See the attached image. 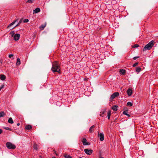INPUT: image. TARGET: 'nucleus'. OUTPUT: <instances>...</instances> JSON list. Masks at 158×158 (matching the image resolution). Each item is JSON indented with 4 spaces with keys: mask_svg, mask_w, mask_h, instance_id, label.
I'll return each mask as SVG.
<instances>
[{
    "mask_svg": "<svg viewBox=\"0 0 158 158\" xmlns=\"http://www.w3.org/2000/svg\"><path fill=\"white\" fill-rule=\"evenodd\" d=\"M5 114L4 112L2 111L1 112H0V118L3 117Z\"/></svg>",
    "mask_w": 158,
    "mask_h": 158,
    "instance_id": "412c9836",
    "label": "nucleus"
},
{
    "mask_svg": "<svg viewBox=\"0 0 158 158\" xmlns=\"http://www.w3.org/2000/svg\"><path fill=\"white\" fill-rule=\"evenodd\" d=\"M127 111H124L123 112V114H125V115H127V116H128V117H130V115H129V114H127Z\"/></svg>",
    "mask_w": 158,
    "mask_h": 158,
    "instance_id": "aec40b11",
    "label": "nucleus"
},
{
    "mask_svg": "<svg viewBox=\"0 0 158 158\" xmlns=\"http://www.w3.org/2000/svg\"><path fill=\"white\" fill-rule=\"evenodd\" d=\"M60 66L56 61H55L52 63L51 70L53 72H57L60 73Z\"/></svg>",
    "mask_w": 158,
    "mask_h": 158,
    "instance_id": "f257e3e1",
    "label": "nucleus"
},
{
    "mask_svg": "<svg viewBox=\"0 0 158 158\" xmlns=\"http://www.w3.org/2000/svg\"><path fill=\"white\" fill-rule=\"evenodd\" d=\"M133 104L132 103L130 102H128L127 103V106H132Z\"/></svg>",
    "mask_w": 158,
    "mask_h": 158,
    "instance_id": "4be33fe9",
    "label": "nucleus"
},
{
    "mask_svg": "<svg viewBox=\"0 0 158 158\" xmlns=\"http://www.w3.org/2000/svg\"><path fill=\"white\" fill-rule=\"evenodd\" d=\"M52 158H56V157H52Z\"/></svg>",
    "mask_w": 158,
    "mask_h": 158,
    "instance_id": "79ce46f5",
    "label": "nucleus"
},
{
    "mask_svg": "<svg viewBox=\"0 0 158 158\" xmlns=\"http://www.w3.org/2000/svg\"><path fill=\"white\" fill-rule=\"evenodd\" d=\"M12 59H14V58L12 57Z\"/></svg>",
    "mask_w": 158,
    "mask_h": 158,
    "instance_id": "37998d69",
    "label": "nucleus"
},
{
    "mask_svg": "<svg viewBox=\"0 0 158 158\" xmlns=\"http://www.w3.org/2000/svg\"><path fill=\"white\" fill-rule=\"evenodd\" d=\"M126 70L123 69H121L119 70L120 73L123 75H124L126 73Z\"/></svg>",
    "mask_w": 158,
    "mask_h": 158,
    "instance_id": "f8f14e48",
    "label": "nucleus"
},
{
    "mask_svg": "<svg viewBox=\"0 0 158 158\" xmlns=\"http://www.w3.org/2000/svg\"><path fill=\"white\" fill-rule=\"evenodd\" d=\"M139 46V45L138 44H135L134 45L132 46V48H137Z\"/></svg>",
    "mask_w": 158,
    "mask_h": 158,
    "instance_id": "cd10ccee",
    "label": "nucleus"
},
{
    "mask_svg": "<svg viewBox=\"0 0 158 158\" xmlns=\"http://www.w3.org/2000/svg\"><path fill=\"white\" fill-rule=\"evenodd\" d=\"M95 127L94 125H93L92 126L89 130V132L90 133H92L93 131L94 130V128Z\"/></svg>",
    "mask_w": 158,
    "mask_h": 158,
    "instance_id": "4468645a",
    "label": "nucleus"
},
{
    "mask_svg": "<svg viewBox=\"0 0 158 158\" xmlns=\"http://www.w3.org/2000/svg\"><path fill=\"white\" fill-rule=\"evenodd\" d=\"M99 158H104V157H100Z\"/></svg>",
    "mask_w": 158,
    "mask_h": 158,
    "instance_id": "ea45409f",
    "label": "nucleus"
},
{
    "mask_svg": "<svg viewBox=\"0 0 158 158\" xmlns=\"http://www.w3.org/2000/svg\"><path fill=\"white\" fill-rule=\"evenodd\" d=\"M40 10L39 8H37L34 10V13H37L38 12H39L40 11Z\"/></svg>",
    "mask_w": 158,
    "mask_h": 158,
    "instance_id": "9b49d317",
    "label": "nucleus"
},
{
    "mask_svg": "<svg viewBox=\"0 0 158 158\" xmlns=\"http://www.w3.org/2000/svg\"><path fill=\"white\" fill-rule=\"evenodd\" d=\"M20 37V35L19 34H16L14 36V39L17 41L19 40Z\"/></svg>",
    "mask_w": 158,
    "mask_h": 158,
    "instance_id": "0eeeda50",
    "label": "nucleus"
},
{
    "mask_svg": "<svg viewBox=\"0 0 158 158\" xmlns=\"http://www.w3.org/2000/svg\"><path fill=\"white\" fill-rule=\"evenodd\" d=\"M19 21V20H15L14 21V22L11 23H10L7 27V28L9 29H12L13 28H14L15 27V26L13 27L12 26L17 21V22H18V21Z\"/></svg>",
    "mask_w": 158,
    "mask_h": 158,
    "instance_id": "20e7f679",
    "label": "nucleus"
},
{
    "mask_svg": "<svg viewBox=\"0 0 158 158\" xmlns=\"http://www.w3.org/2000/svg\"><path fill=\"white\" fill-rule=\"evenodd\" d=\"M23 19L22 18L20 19V23L23 21V23H27L29 21V20L28 19H26L23 20Z\"/></svg>",
    "mask_w": 158,
    "mask_h": 158,
    "instance_id": "dca6fc26",
    "label": "nucleus"
},
{
    "mask_svg": "<svg viewBox=\"0 0 158 158\" xmlns=\"http://www.w3.org/2000/svg\"><path fill=\"white\" fill-rule=\"evenodd\" d=\"M105 113V111H103L102 112V114H100V115L101 116H102V117H103V116L102 115V114H104V113Z\"/></svg>",
    "mask_w": 158,
    "mask_h": 158,
    "instance_id": "f704fd0d",
    "label": "nucleus"
},
{
    "mask_svg": "<svg viewBox=\"0 0 158 158\" xmlns=\"http://www.w3.org/2000/svg\"><path fill=\"white\" fill-rule=\"evenodd\" d=\"M6 78V76L3 74H1L0 75V79L1 80L3 81Z\"/></svg>",
    "mask_w": 158,
    "mask_h": 158,
    "instance_id": "9d476101",
    "label": "nucleus"
},
{
    "mask_svg": "<svg viewBox=\"0 0 158 158\" xmlns=\"http://www.w3.org/2000/svg\"><path fill=\"white\" fill-rule=\"evenodd\" d=\"M46 24H45V25H42L40 27V29L42 30H43L44 29V28L46 26Z\"/></svg>",
    "mask_w": 158,
    "mask_h": 158,
    "instance_id": "bb28decb",
    "label": "nucleus"
},
{
    "mask_svg": "<svg viewBox=\"0 0 158 158\" xmlns=\"http://www.w3.org/2000/svg\"><path fill=\"white\" fill-rule=\"evenodd\" d=\"M53 151H54V153H56V151L54 150Z\"/></svg>",
    "mask_w": 158,
    "mask_h": 158,
    "instance_id": "a19ab883",
    "label": "nucleus"
},
{
    "mask_svg": "<svg viewBox=\"0 0 158 158\" xmlns=\"http://www.w3.org/2000/svg\"><path fill=\"white\" fill-rule=\"evenodd\" d=\"M111 114V111L110 110L108 111V115H107V117L109 119L110 118V117Z\"/></svg>",
    "mask_w": 158,
    "mask_h": 158,
    "instance_id": "5701e85b",
    "label": "nucleus"
},
{
    "mask_svg": "<svg viewBox=\"0 0 158 158\" xmlns=\"http://www.w3.org/2000/svg\"><path fill=\"white\" fill-rule=\"evenodd\" d=\"M4 85H2L0 87V91L4 87Z\"/></svg>",
    "mask_w": 158,
    "mask_h": 158,
    "instance_id": "2f4dec72",
    "label": "nucleus"
},
{
    "mask_svg": "<svg viewBox=\"0 0 158 158\" xmlns=\"http://www.w3.org/2000/svg\"><path fill=\"white\" fill-rule=\"evenodd\" d=\"M83 144L84 145L85 143L87 142L86 139L85 138H84L82 141Z\"/></svg>",
    "mask_w": 158,
    "mask_h": 158,
    "instance_id": "b1692460",
    "label": "nucleus"
},
{
    "mask_svg": "<svg viewBox=\"0 0 158 158\" xmlns=\"http://www.w3.org/2000/svg\"><path fill=\"white\" fill-rule=\"evenodd\" d=\"M16 65L17 66H18L20 65V58H18L17 60Z\"/></svg>",
    "mask_w": 158,
    "mask_h": 158,
    "instance_id": "6ab92c4d",
    "label": "nucleus"
},
{
    "mask_svg": "<svg viewBox=\"0 0 158 158\" xmlns=\"http://www.w3.org/2000/svg\"><path fill=\"white\" fill-rule=\"evenodd\" d=\"M139 56H135L133 58V59L134 60H136V59L139 58Z\"/></svg>",
    "mask_w": 158,
    "mask_h": 158,
    "instance_id": "473e14b6",
    "label": "nucleus"
},
{
    "mask_svg": "<svg viewBox=\"0 0 158 158\" xmlns=\"http://www.w3.org/2000/svg\"><path fill=\"white\" fill-rule=\"evenodd\" d=\"M14 56V55L13 54H10L8 56V57L9 58H11L12 57H13Z\"/></svg>",
    "mask_w": 158,
    "mask_h": 158,
    "instance_id": "c756f323",
    "label": "nucleus"
},
{
    "mask_svg": "<svg viewBox=\"0 0 158 158\" xmlns=\"http://www.w3.org/2000/svg\"><path fill=\"white\" fill-rule=\"evenodd\" d=\"M19 23H20V21H19V22H18V24H17L16 25V26L18 25L19 24Z\"/></svg>",
    "mask_w": 158,
    "mask_h": 158,
    "instance_id": "4c0bfd02",
    "label": "nucleus"
},
{
    "mask_svg": "<svg viewBox=\"0 0 158 158\" xmlns=\"http://www.w3.org/2000/svg\"><path fill=\"white\" fill-rule=\"evenodd\" d=\"M154 41L152 40L146 45L143 49V51H145L146 50H149L151 49L154 45Z\"/></svg>",
    "mask_w": 158,
    "mask_h": 158,
    "instance_id": "f03ea898",
    "label": "nucleus"
},
{
    "mask_svg": "<svg viewBox=\"0 0 158 158\" xmlns=\"http://www.w3.org/2000/svg\"><path fill=\"white\" fill-rule=\"evenodd\" d=\"M138 64V62H136L132 65L133 67H134L136 66Z\"/></svg>",
    "mask_w": 158,
    "mask_h": 158,
    "instance_id": "c85d7f7f",
    "label": "nucleus"
},
{
    "mask_svg": "<svg viewBox=\"0 0 158 158\" xmlns=\"http://www.w3.org/2000/svg\"><path fill=\"white\" fill-rule=\"evenodd\" d=\"M90 144L89 143L87 142L84 145H90Z\"/></svg>",
    "mask_w": 158,
    "mask_h": 158,
    "instance_id": "7c9ffc66",
    "label": "nucleus"
},
{
    "mask_svg": "<svg viewBox=\"0 0 158 158\" xmlns=\"http://www.w3.org/2000/svg\"><path fill=\"white\" fill-rule=\"evenodd\" d=\"M118 107V106L117 105H115L111 107L112 109H113L114 111H116L117 110V108Z\"/></svg>",
    "mask_w": 158,
    "mask_h": 158,
    "instance_id": "ddd939ff",
    "label": "nucleus"
},
{
    "mask_svg": "<svg viewBox=\"0 0 158 158\" xmlns=\"http://www.w3.org/2000/svg\"><path fill=\"white\" fill-rule=\"evenodd\" d=\"M6 147L9 149H14L16 148V146L10 142H7L6 143Z\"/></svg>",
    "mask_w": 158,
    "mask_h": 158,
    "instance_id": "7ed1b4c3",
    "label": "nucleus"
},
{
    "mask_svg": "<svg viewBox=\"0 0 158 158\" xmlns=\"http://www.w3.org/2000/svg\"><path fill=\"white\" fill-rule=\"evenodd\" d=\"M127 93L128 95L129 96H130L132 94V90L131 89H129L127 90Z\"/></svg>",
    "mask_w": 158,
    "mask_h": 158,
    "instance_id": "1a4fd4ad",
    "label": "nucleus"
},
{
    "mask_svg": "<svg viewBox=\"0 0 158 158\" xmlns=\"http://www.w3.org/2000/svg\"><path fill=\"white\" fill-rule=\"evenodd\" d=\"M5 129L8 130H10V129L8 127H6L5 128Z\"/></svg>",
    "mask_w": 158,
    "mask_h": 158,
    "instance_id": "72a5a7b5",
    "label": "nucleus"
},
{
    "mask_svg": "<svg viewBox=\"0 0 158 158\" xmlns=\"http://www.w3.org/2000/svg\"><path fill=\"white\" fill-rule=\"evenodd\" d=\"M8 122L9 123L12 124L13 123V119L11 118H10L8 120Z\"/></svg>",
    "mask_w": 158,
    "mask_h": 158,
    "instance_id": "f3484780",
    "label": "nucleus"
},
{
    "mask_svg": "<svg viewBox=\"0 0 158 158\" xmlns=\"http://www.w3.org/2000/svg\"><path fill=\"white\" fill-rule=\"evenodd\" d=\"M119 95V93L118 92H115L111 95L110 99L112 100L115 97L118 96Z\"/></svg>",
    "mask_w": 158,
    "mask_h": 158,
    "instance_id": "39448f33",
    "label": "nucleus"
},
{
    "mask_svg": "<svg viewBox=\"0 0 158 158\" xmlns=\"http://www.w3.org/2000/svg\"><path fill=\"white\" fill-rule=\"evenodd\" d=\"M64 156L65 158H72L71 156L67 154H65Z\"/></svg>",
    "mask_w": 158,
    "mask_h": 158,
    "instance_id": "393cba45",
    "label": "nucleus"
},
{
    "mask_svg": "<svg viewBox=\"0 0 158 158\" xmlns=\"http://www.w3.org/2000/svg\"><path fill=\"white\" fill-rule=\"evenodd\" d=\"M12 33V36H13V35L14 33V32H10V34H11Z\"/></svg>",
    "mask_w": 158,
    "mask_h": 158,
    "instance_id": "e433bc0d",
    "label": "nucleus"
},
{
    "mask_svg": "<svg viewBox=\"0 0 158 158\" xmlns=\"http://www.w3.org/2000/svg\"><path fill=\"white\" fill-rule=\"evenodd\" d=\"M32 127L31 125H26L25 127L26 129L28 130H29L31 129Z\"/></svg>",
    "mask_w": 158,
    "mask_h": 158,
    "instance_id": "2eb2a0df",
    "label": "nucleus"
},
{
    "mask_svg": "<svg viewBox=\"0 0 158 158\" xmlns=\"http://www.w3.org/2000/svg\"><path fill=\"white\" fill-rule=\"evenodd\" d=\"M141 68L140 67H136V71L137 72H139L141 70Z\"/></svg>",
    "mask_w": 158,
    "mask_h": 158,
    "instance_id": "a211bd4d",
    "label": "nucleus"
},
{
    "mask_svg": "<svg viewBox=\"0 0 158 158\" xmlns=\"http://www.w3.org/2000/svg\"><path fill=\"white\" fill-rule=\"evenodd\" d=\"M99 136L100 137V140L101 141H103L104 139V134L102 133H100L99 134Z\"/></svg>",
    "mask_w": 158,
    "mask_h": 158,
    "instance_id": "6e6552de",
    "label": "nucleus"
},
{
    "mask_svg": "<svg viewBox=\"0 0 158 158\" xmlns=\"http://www.w3.org/2000/svg\"><path fill=\"white\" fill-rule=\"evenodd\" d=\"M84 151L85 152L87 155L91 154L93 152V150L91 149H84Z\"/></svg>",
    "mask_w": 158,
    "mask_h": 158,
    "instance_id": "423d86ee",
    "label": "nucleus"
},
{
    "mask_svg": "<svg viewBox=\"0 0 158 158\" xmlns=\"http://www.w3.org/2000/svg\"><path fill=\"white\" fill-rule=\"evenodd\" d=\"M3 131L1 129H0V134H1L2 133Z\"/></svg>",
    "mask_w": 158,
    "mask_h": 158,
    "instance_id": "c9c22d12",
    "label": "nucleus"
},
{
    "mask_svg": "<svg viewBox=\"0 0 158 158\" xmlns=\"http://www.w3.org/2000/svg\"><path fill=\"white\" fill-rule=\"evenodd\" d=\"M18 126H19L20 125V123H18L17 124Z\"/></svg>",
    "mask_w": 158,
    "mask_h": 158,
    "instance_id": "58836bf2",
    "label": "nucleus"
},
{
    "mask_svg": "<svg viewBox=\"0 0 158 158\" xmlns=\"http://www.w3.org/2000/svg\"><path fill=\"white\" fill-rule=\"evenodd\" d=\"M38 145L36 144H34V149L35 150H37L38 149Z\"/></svg>",
    "mask_w": 158,
    "mask_h": 158,
    "instance_id": "a878e982",
    "label": "nucleus"
},
{
    "mask_svg": "<svg viewBox=\"0 0 158 158\" xmlns=\"http://www.w3.org/2000/svg\"><path fill=\"white\" fill-rule=\"evenodd\" d=\"M78 158H83L80 157Z\"/></svg>",
    "mask_w": 158,
    "mask_h": 158,
    "instance_id": "c03bdc74",
    "label": "nucleus"
}]
</instances>
